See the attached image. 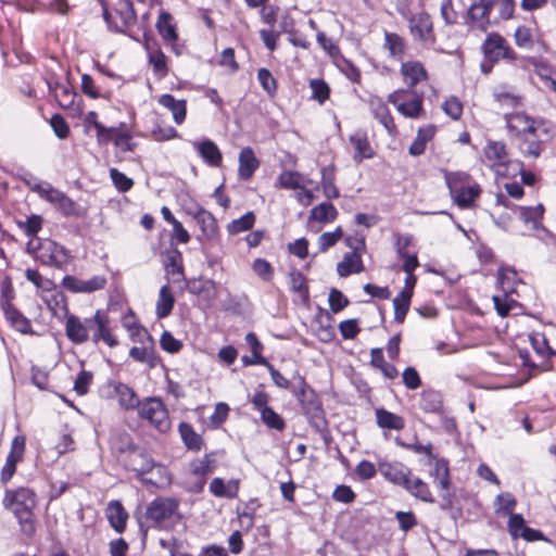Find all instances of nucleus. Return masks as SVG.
<instances>
[{
  "label": "nucleus",
  "mask_w": 556,
  "mask_h": 556,
  "mask_svg": "<svg viewBox=\"0 0 556 556\" xmlns=\"http://www.w3.org/2000/svg\"><path fill=\"white\" fill-rule=\"evenodd\" d=\"M293 384L291 393L301 405L302 412L306 417L309 426L328 442L330 432L328 421L325 416L321 401L316 391L306 382L304 376L295 371L292 376Z\"/></svg>",
  "instance_id": "obj_1"
},
{
  "label": "nucleus",
  "mask_w": 556,
  "mask_h": 556,
  "mask_svg": "<svg viewBox=\"0 0 556 556\" xmlns=\"http://www.w3.org/2000/svg\"><path fill=\"white\" fill-rule=\"evenodd\" d=\"M3 505L13 511L21 532L27 538H33L36 532L34 509L37 505L36 493L28 488L7 490Z\"/></svg>",
  "instance_id": "obj_2"
},
{
  "label": "nucleus",
  "mask_w": 556,
  "mask_h": 556,
  "mask_svg": "<svg viewBox=\"0 0 556 556\" xmlns=\"http://www.w3.org/2000/svg\"><path fill=\"white\" fill-rule=\"evenodd\" d=\"M179 503L172 497H156L146 508L143 519L139 520V528L143 535L150 528L165 529L173 516L177 513Z\"/></svg>",
  "instance_id": "obj_3"
},
{
  "label": "nucleus",
  "mask_w": 556,
  "mask_h": 556,
  "mask_svg": "<svg viewBox=\"0 0 556 556\" xmlns=\"http://www.w3.org/2000/svg\"><path fill=\"white\" fill-rule=\"evenodd\" d=\"M126 442V447H121V453H127L125 465L128 470L135 471L137 479L146 485H156V482L144 476L151 472L154 468L164 470V468L156 464L151 455L141 447H138L132 442L129 434L123 437Z\"/></svg>",
  "instance_id": "obj_4"
},
{
  "label": "nucleus",
  "mask_w": 556,
  "mask_h": 556,
  "mask_svg": "<svg viewBox=\"0 0 556 556\" xmlns=\"http://www.w3.org/2000/svg\"><path fill=\"white\" fill-rule=\"evenodd\" d=\"M470 176L464 172L445 174V181L454 203L459 208L471 207L482 190L479 184H468Z\"/></svg>",
  "instance_id": "obj_5"
},
{
  "label": "nucleus",
  "mask_w": 556,
  "mask_h": 556,
  "mask_svg": "<svg viewBox=\"0 0 556 556\" xmlns=\"http://www.w3.org/2000/svg\"><path fill=\"white\" fill-rule=\"evenodd\" d=\"M31 191L36 192L42 200L54 205L66 217L79 218L86 215V208L68 198L64 192L52 187L49 182H38V185L31 187Z\"/></svg>",
  "instance_id": "obj_6"
},
{
  "label": "nucleus",
  "mask_w": 556,
  "mask_h": 556,
  "mask_svg": "<svg viewBox=\"0 0 556 556\" xmlns=\"http://www.w3.org/2000/svg\"><path fill=\"white\" fill-rule=\"evenodd\" d=\"M35 257L41 264L65 270L72 262L71 252L62 244L51 239H39Z\"/></svg>",
  "instance_id": "obj_7"
},
{
  "label": "nucleus",
  "mask_w": 556,
  "mask_h": 556,
  "mask_svg": "<svg viewBox=\"0 0 556 556\" xmlns=\"http://www.w3.org/2000/svg\"><path fill=\"white\" fill-rule=\"evenodd\" d=\"M141 419L147 420L157 431L165 433L170 429L168 410L160 397H146L136 407Z\"/></svg>",
  "instance_id": "obj_8"
},
{
  "label": "nucleus",
  "mask_w": 556,
  "mask_h": 556,
  "mask_svg": "<svg viewBox=\"0 0 556 556\" xmlns=\"http://www.w3.org/2000/svg\"><path fill=\"white\" fill-rule=\"evenodd\" d=\"M89 333L91 332V341L94 344L104 342L110 348L118 345V340L111 325L108 313L103 309H97L91 317H88Z\"/></svg>",
  "instance_id": "obj_9"
},
{
  "label": "nucleus",
  "mask_w": 556,
  "mask_h": 556,
  "mask_svg": "<svg viewBox=\"0 0 556 556\" xmlns=\"http://www.w3.org/2000/svg\"><path fill=\"white\" fill-rule=\"evenodd\" d=\"M481 51L483 53V58L493 62L505 60L513 63L518 59V54L509 46L507 40L501 34L495 31L488 34L481 45Z\"/></svg>",
  "instance_id": "obj_10"
},
{
  "label": "nucleus",
  "mask_w": 556,
  "mask_h": 556,
  "mask_svg": "<svg viewBox=\"0 0 556 556\" xmlns=\"http://www.w3.org/2000/svg\"><path fill=\"white\" fill-rule=\"evenodd\" d=\"M388 101L405 117L417 118L424 112V96L416 91L397 89L389 94Z\"/></svg>",
  "instance_id": "obj_11"
},
{
  "label": "nucleus",
  "mask_w": 556,
  "mask_h": 556,
  "mask_svg": "<svg viewBox=\"0 0 556 556\" xmlns=\"http://www.w3.org/2000/svg\"><path fill=\"white\" fill-rule=\"evenodd\" d=\"M408 29L414 40L432 47L437 42L431 16L426 12H419L407 16Z\"/></svg>",
  "instance_id": "obj_12"
},
{
  "label": "nucleus",
  "mask_w": 556,
  "mask_h": 556,
  "mask_svg": "<svg viewBox=\"0 0 556 556\" xmlns=\"http://www.w3.org/2000/svg\"><path fill=\"white\" fill-rule=\"evenodd\" d=\"M394 249L399 260L403 261L402 269L405 274H410L419 267V261L416 251H412L415 248V239L413 235H402L395 232L393 235Z\"/></svg>",
  "instance_id": "obj_13"
},
{
  "label": "nucleus",
  "mask_w": 556,
  "mask_h": 556,
  "mask_svg": "<svg viewBox=\"0 0 556 556\" xmlns=\"http://www.w3.org/2000/svg\"><path fill=\"white\" fill-rule=\"evenodd\" d=\"M484 156L489 162V166L498 176L507 175V166L509 164L506 146L502 141H488L484 148Z\"/></svg>",
  "instance_id": "obj_14"
},
{
  "label": "nucleus",
  "mask_w": 556,
  "mask_h": 556,
  "mask_svg": "<svg viewBox=\"0 0 556 556\" xmlns=\"http://www.w3.org/2000/svg\"><path fill=\"white\" fill-rule=\"evenodd\" d=\"M25 446L26 439L24 435H16L13 438L5 464L1 470L0 478L3 483H7L15 473L17 463L23 459Z\"/></svg>",
  "instance_id": "obj_15"
},
{
  "label": "nucleus",
  "mask_w": 556,
  "mask_h": 556,
  "mask_svg": "<svg viewBox=\"0 0 556 556\" xmlns=\"http://www.w3.org/2000/svg\"><path fill=\"white\" fill-rule=\"evenodd\" d=\"M400 73L408 91H415L418 84L428 81L429 74L425 65L417 60L402 62Z\"/></svg>",
  "instance_id": "obj_16"
},
{
  "label": "nucleus",
  "mask_w": 556,
  "mask_h": 556,
  "mask_svg": "<svg viewBox=\"0 0 556 556\" xmlns=\"http://www.w3.org/2000/svg\"><path fill=\"white\" fill-rule=\"evenodd\" d=\"M88 317L81 319L80 317L66 313L65 315V334L67 339L74 344H84L89 339Z\"/></svg>",
  "instance_id": "obj_17"
},
{
  "label": "nucleus",
  "mask_w": 556,
  "mask_h": 556,
  "mask_svg": "<svg viewBox=\"0 0 556 556\" xmlns=\"http://www.w3.org/2000/svg\"><path fill=\"white\" fill-rule=\"evenodd\" d=\"M495 0H477L468 9V20L471 26L485 31L490 25V15Z\"/></svg>",
  "instance_id": "obj_18"
},
{
  "label": "nucleus",
  "mask_w": 556,
  "mask_h": 556,
  "mask_svg": "<svg viewBox=\"0 0 556 556\" xmlns=\"http://www.w3.org/2000/svg\"><path fill=\"white\" fill-rule=\"evenodd\" d=\"M156 29L164 41L170 47L176 55H180L182 46L179 45L178 34L173 16L167 12H162L156 21Z\"/></svg>",
  "instance_id": "obj_19"
},
{
  "label": "nucleus",
  "mask_w": 556,
  "mask_h": 556,
  "mask_svg": "<svg viewBox=\"0 0 556 556\" xmlns=\"http://www.w3.org/2000/svg\"><path fill=\"white\" fill-rule=\"evenodd\" d=\"M378 470L387 481L401 488L412 473L410 468L401 462L380 460L378 463Z\"/></svg>",
  "instance_id": "obj_20"
},
{
  "label": "nucleus",
  "mask_w": 556,
  "mask_h": 556,
  "mask_svg": "<svg viewBox=\"0 0 556 556\" xmlns=\"http://www.w3.org/2000/svg\"><path fill=\"white\" fill-rule=\"evenodd\" d=\"M369 105L374 117L384 127L387 132L391 137H396L399 134L397 127L388 105L380 98L371 99Z\"/></svg>",
  "instance_id": "obj_21"
},
{
  "label": "nucleus",
  "mask_w": 556,
  "mask_h": 556,
  "mask_svg": "<svg viewBox=\"0 0 556 556\" xmlns=\"http://www.w3.org/2000/svg\"><path fill=\"white\" fill-rule=\"evenodd\" d=\"M505 121L509 132H511L517 138L530 130H534V128L541 124L523 112L506 114Z\"/></svg>",
  "instance_id": "obj_22"
},
{
  "label": "nucleus",
  "mask_w": 556,
  "mask_h": 556,
  "mask_svg": "<svg viewBox=\"0 0 556 556\" xmlns=\"http://www.w3.org/2000/svg\"><path fill=\"white\" fill-rule=\"evenodd\" d=\"M138 336L144 337L150 345L132 346L129 351L130 357L140 363H146L149 367L154 368L160 363V357L155 354L153 339L146 329H141Z\"/></svg>",
  "instance_id": "obj_23"
},
{
  "label": "nucleus",
  "mask_w": 556,
  "mask_h": 556,
  "mask_svg": "<svg viewBox=\"0 0 556 556\" xmlns=\"http://www.w3.org/2000/svg\"><path fill=\"white\" fill-rule=\"evenodd\" d=\"M148 52V62L152 66L153 74L156 78L163 79L168 75L167 56L156 43L146 42Z\"/></svg>",
  "instance_id": "obj_24"
},
{
  "label": "nucleus",
  "mask_w": 556,
  "mask_h": 556,
  "mask_svg": "<svg viewBox=\"0 0 556 556\" xmlns=\"http://www.w3.org/2000/svg\"><path fill=\"white\" fill-rule=\"evenodd\" d=\"M402 488L418 501L430 504L435 502L429 484L419 477L414 476L413 472Z\"/></svg>",
  "instance_id": "obj_25"
},
{
  "label": "nucleus",
  "mask_w": 556,
  "mask_h": 556,
  "mask_svg": "<svg viewBox=\"0 0 556 556\" xmlns=\"http://www.w3.org/2000/svg\"><path fill=\"white\" fill-rule=\"evenodd\" d=\"M110 386L113 388L114 395L124 410H134L139 406L141 401L136 391L128 384L121 381H112Z\"/></svg>",
  "instance_id": "obj_26"
},
{
  "label": "nucleus",
  "mask_w": 556,
  "mask_h": 556,
  "mask_svg": "<svg viewBox=\"0 0 556 556\" xmlns=\"http://www.w3.org/2000/svg\"><path fill=\"white\" fill-rule=\"evenodd\" d=\"M539 129L540 126H536L534 130H530L517 138L519 150L525 156L536 159L541 155L543 141L538 134Z\"/></svg>",
  "instance_id": "obj_27"
},
{
  "label": "nucleus",
  "mask_w": 556,
  "mask_h": 556,
  "mask_svg": "<svg viewBox=\"0 0 556 556\" xmlns=\"http://www.w3.org/2000/svg\"><path fill=\"white\" fill-rule=\"evenodd\" d=\"M349 140L354 149L353 160L355 163L359 164L365 159L374 157L375 151L369 143L366 131L357 130L350 136Z\"/></svg>",
  "instance_id": "obj_28"
},
{
  "label": "nucleus",
  "mask_w": 556,
  "mask_h": 556,
  "mask_svg": "<svg viewBox=\"0 0 556 556\" xmlns=\"http://www.w3.org/2000/svg\"><path fill=\"white\" fill-rule=\"evenodd\" d=\"M238 177L240 180H249L260 167V161L251 147H244L239 153Z\"/></svg>",
  "instance_id": "obj_29"
},
{
  "label": "nucleus",
  "mask_w": 556,
  "mask_h": 556,
  "mask_svg": "<svg viewBox=\"0 0 556 556\" xmlns=\"http://www.w3.org/2000/svg\"><path fill=\"white\" fill-rule=\"evenodd\" d=\"M193 218L200 227L202 236L210 241L218 238V225L216 218L212 213L207 212L203 207H199L193 214Z\"/></svg>",
  "instance_id": "obj_30"
},
{
  "label": "nucleus",
  "mask_w": 556,
  "mask_h": 556,
  "mask_svg": "<svg viewBox=\"0 0 556 556\" xmlns=\"http://www.w3.org/2000/svg\"><path fill=\"white\" fill-rule=\"evenodd\" d=\"M105 517L110 526L117 532L123 533L126 529L128 513L124 508L123 504L113 500L109 502L105 509Z\"/></svg>",
  "instance_id": "obj_31"
},
{
  "label": "nucleus",
  "mask_w": 556,
  "mask_h": 556,
  "mask_svg": "<svg viewBox=\"0 0 556 556\" xmlns=\"http://www.w3.org/2000/svg\"><path fill=\"white\" fill-rule=\"evenodd\" d=\"M117 15L121 18V25L113 26L112 14L108 10H104V12H103L104 21L106 22L109 27L114 28L116 31H119V33H124L128 27L132 26L137 21V16H136L134 5L131 2H126L124 4V7L117 11Z\"/></svg>",
  "instance_id": "obj_32"
},
{
  "label": "nucleus",
  "mask_w": 556,
  "mask_h": 556,
  "mask_svg": "<svg viewBox=\"0 0 556 556\" xmlns=\"http://www.w3.org/2000/svg\"><path fill=\"white\" fill-rule=\"evenodd\" d=\"M192 144L207 165L217 167L222 164L223 155L214 141L204 139L200 142H193Z\"/></svg>",
  "instance_id": "obj_33"
},
{
  "label": "nucleus",
  "mask_w": 556,
  "mask_h": 556,
  "mask_svg": "<svg viewBox=\"0 0 556 556\" xmlns=\"http://www.w3.org/2000/svg\"><path fill=\"white\" fill-rule=\"evenodd\" d=\"M5 320L16 331L23 334L34 333L31 321L14 305L2 309Z\"/></svg>",
  "instance_id": "obj_34"
},
{
  "label": "nucleus",
  "mask_w": 556,
  "mask_h": 556,
  "mask_svg": "<svg viewBox=\"0 0 556 556\" xmlns=\"http://www.w3.org/2000/svg\"><path fill=\"white\" fill-rule=\"evenodd\" d=\"M159 104L169 110L173 114V119L177 125L185 122L187 116V101L181 99L177 100L170 93L162 94L159 100Z\"/></svg>",
  "instance_id": "obj_35"
},
{
  "label": "nucleus",
  "mask_w": 556,
  "mask_h": 556,
  "mask_svg": "<svg viewBox=\"0 0 556 556\" xmlns=\"http://www.w3.org/2000/svg\"><path fill=\"white\" fill-rule=\"evenodd\" d=\"M419 408L428 414H440L443 410V396L433 389H426L419 395Z\"/></svg>",
  "instance_id": "obj_36"
},
{
  "label": "nucleus",
  "mask_w": 556,
  "mask_h": 556,
  "mask_svg": "<svg viewBox=\"0 0 556 556\" xmlns=\"http://www.w3.org/2000/svg\"><path fill=\"white\" fill-rule=\"evenodd\" d=\"M376 424L381 429L387 430H403L405 428V419L383 407L375 409Z\"/></svg>",
  "instance_id": "obj_37"
},
{
  "label": "nucleus",
  "mask_w": 556,
  "mask_h": 556,
  "mask_svg": "<svg viewBox=\"0 0 556 556\" xmlns=\"http://www.w3.org/2000/svg\"><path fill=\"white\" fill-rule=\"evenodd\" d=\"M406 47V41L402 36L396 33L384 31L383 49L388 51L391 59L402 61Z\"/></svg>",
  "instance_id": "obj_38"
},
{
  "label": "nucleus",
  "mask_w": 556,
  "mask_h": 556,
  "mask_svg": "<svg viewBox=\"0 0 556 556\" xmlns=\"http://www.w3.org/2000/svg\"><path fill=\"white\" fill-rule=\"evenodd\" d=\"M187 290L194 295H203L208 302L216 298V282L212 279H191L187 281Z\"/></svg>",
  "instance_id": "obj_39"
},
{
  "label": "nucleus",
  "mask_w": 556,
  "mask_h": 556,
  "mask_svg": "<svg viewBox=\"0 0 556 556\" xmlns=\"http://www.w3.org/2000/svg\"><path fill=\"white\" fill-rule=\"evenodd\" d=\"M363 270L362 257L356 252L345 253L343 260L337 265V271L340 277H348L351 274H358Z\"/></svg>",
  "instance_id": "obj_40"
},
{
  "label": "nucleus",
  "mask_w": 556,
  "mask_h": 556,
  "mask_svg": "<svg viewBox=\"0 0 556 556\" xmlns=\"http://www.w3.org/2000/svg\"><path fill=\"white\" fill-rule=\"evenodd\" d=\"M433 469L430 476L433 478V482L440 490H447L451 485L448 462L444 458H438L435 456Z\"/></svg>",
  "instance_id": "obj_41"
},
{
  "label": "nucleus",
  "mask_w": 556,
  "mask_h": 556,
  "mask_svg": "<svg viewBox=\"0 0 556 556\" xmlns=\"http://www.w3.org/2000/svg\"><path fill=\"white\" fill-rule=\"evenodd\" d=\"M178 432L188 450L199 452L202 448L204 444L203 439L190 424L181 421L178 426Z\"/></svg>",
  "instance_id": "obj_42"
},
{
  "label": "nucleus",
  "mask_w": 556,
  "mask_h": 556,
  "mask_svg": "<svg viewBox=\"0 0 556 556\" xmlns=\"http://www.w3.org/2000/svg\"><path fill=\"white\" fill-rule=\"evenodd\" d=\"M175 298L168 285L161 287L159 298L155 305V314L157 318H166L173 311Z\"/></svg>",
  "instance_id": "obj_43"
},
{
  "label": "nucleus",
  "mask_w": 556,
  "mask_h": 556,
  "mask_svg": "<svg viewBox=\"0 0 556 556\" xmlns=\"http://www.w3.org/2000/svg\"><path fill=\"white\" fill-rule=\"evenodd\" d=\"M338 217V210L330 202H323L311 210L308 222H318L327 224Z\"/></svg>",
  "instance_id": "obj_44"
},
{
  "label": "nucleus",
  "mask_w": 556,
  "mask_h": 556,
  "mask_svg": "<svg viewBox=\"0 0 556 556\" xmlns=\"http://www.w3.org/2000/svg\"><path fill=\"white\" fill-rule=\"evenodd\" d=\"M245 342L250 346L251 352L254 356V361H248V356H242V363L245 366H252V365H264L267 364V359L262 355V352L264 350V345L258 340L257 336L254 332H249L245 336Z\"/></svg>",
  "instance_id": "obj_45"
},
{
  "label": "nucleus",
  "mask_w": 556,
  "mask_h": 556,
  "mask_svg": "<svg viewBox=\"0 0 556 556\" xmlns=\"http://www.w3.org/2000/svg\"><path fill=\"white\" fill-rule=\"evenodd\" d=\"M435 134V127L433 125H429L424 128H419L417 132V137L410 144L408 152L413 156H418L425 153L427 143L432 140Z\"/></svg>",
  "instance_id": "obj_46"
},
{
  "label": "nucleus",
  "mask_w": 556,
  "mask_h": 556,
  "mask_svg": "<svg viewBox=\"0 0 556 556\" xmlns=\"http://www.w3.org/2000/svg\"><path fill=\"white\" fill-rule=\"evenodd\" d=\"M55 99L59 105L63 109H72L75 100L79 97L70 84L55 83Z\"/></svg>",
  "instance_id": "obj_47"
},
{
  "label": "nucleus",
  "mask_w": 556,
  "mask_h": 556,
  "mask_svg": "<svg viewBox=\"0 0 556 556\" xmlns=\"http://www.w3.org/2000/svg\"><path fill=\"white\" fill-rule=\"evenodd\" d=\"M413 296V292L407 289H403L394 299V320L397 324H402L405 320L406 314L409 309L410 300Z\"/></svg>",
  "instance_id": "obj_48"
},
{
  "label": "nucleus",
  "mask_w": 556,
  "mask_h": 556,
  "mask_svg": "<svg viewBox=\"0 0 556 556\" xmlns=\"http://www.w3.org/2000/svg\"><path fill=\"white\" fill-rule=\"evenodd\" d=\"M520 218L525 224H532L533 229L542 227L541 219L543 218L544 208L542 204L536 206H520Z\"/></svg>",
  "instance_id": "obj_49"
},
{
  "label": "nucleus",
  "mask_w": 556,
  "mask_h": 556,
  "mask_svg": "<svg viewBox=\"0 0 556 556\" xmlns=\"http://www.w3.org/2000/svg\"><path fill=\"white\" fill-rule=\"evenodd\" d=\"M255 214L253 212H247L241 217L233 219L227 225V231L229 235L235 236L240 232L251 230L255 224Z\"/></svg>",
  "instance_id": "obj_50"
},
{
  "label": "nucleus",
  "mask_w": 556,
  "mask_h": 556,
  "mask_svg": "<svg viewBox=\"0 0 556 556\" xmlns=\"http://www.w3.org/2000/svg\"><path fill=\"white\" fill-rule=\"evenodd\" d=\"M290 289L296 292L304 302L309 300V290L305 276L299 271L293 270L290 273Z\"/></svg>",
  "instance_id": "obj_51"
},
{
  "label": "nucleus",
  "mask_w": 556,
  "mask_h": 556,
  "mask_svg": "<svg viewBox=\"0 0 556 556\" xmlns=\"http://www.w3.org/2000/svg\"><path fill=\"white\" fill-rule=\"evenodd\" d=\"M215 469V459L212 455L205 454L201 459L193 460L190 464L191 473L204 478Z\"/></svg>",
  "instance_id": "obj_52"
},
{
  "label": "nucleus",
  "mask_w": 556,
  "mask_h": 556,
  "mask_svg": "<svg viewBox=\"0 0 556 556\" xmlns=\"http://www.w3.org/2000/svg\"><path fill=\"white\" fill-rule=\"evenodd\" d=\"M517 501L511 493H501L495 498V511L498 515L509 516L514 513Z\"/></svg>",
  "instance_id": "obj_53"
},
{
  "label": "nucleus",
  "mask_w": 556,
  "mask_h": 556,
  "mask_svg": "<svg viewBox=\"0 0 556 556\" xmlns=\"http://www.w3.org/2000/svg\"><path fill=\"white\" fill-rule=\"evenodd\" d=\"M309 87L312 90L311 98L316 100L319 104L325 103L330 96V87L324 79H311Z\"/></svg>",
  "instance_id": "obj_54"
},
{
  "label": "nucleus",
  "mask_w": 556,
  "mask_h": 556,
  "mask_svg": "<svg viewBox=\"0 0 556 556\" xmlns=\"http://www.w3.org/2000/svg\"><path fill=\"white\" fill-rule=\"evenodd\" d=\"M261 420L270 429L282 431L286 428L285 419L271 407L261 412Z\"/></svg>",
  "instance_id": "obj_55"
},
{
  "label": "nucleus",
  "mask_w": 556,
  "mask_h": 556,
  "mask_svg": "<svg viewBox=\"0 0 556 556\" xmlns=\"http://www.w3.org/2000/svg\"><path fill=\"white\" fill-rule=\"evenodd\" d=\"M42 223L40 215L33 214L25 222H17V225L27 237H35L41 230Z\"/></svg>",
  "instance_id": "obj_56"
},
{
  "label": "nucleus",
  "mask_w": 556,
  "mask_h": 556,
  "mask_svg": "<svg viewBox=\"0 0 556 556\" xmlns=\"http://www.w3.org/2000/svg\"><path fill=\"white\" fill-rule=\"evenodd\" d=\"M321 173H323V176H321L320 184H321L325 197L329 200L339 198L340 192H339V189L337 188V186L334 185L333 174L331 172H328L327 168H323Z\"/></svg>",
  "instance_id": "obj_57"
},
{
  "label": "nucleus",
  "mask_w": 556,
  "mask_h": 556,
  "mask_svg": "<svg viewBox=\"0 0 556 556\" xmlns=\"http://www.w3.org/2000/svg\"><path fill=\"white\" fill-rule=\"evenodd\" d=\"M279 185L283 189L296 190L302 188V176L298 172L285 170L279 175Z\"/></svg>",
  "instance_id": "obj_58"
},
{
  "label": "nucleus",
  "mask_w": 556,
  "mask_h": 556,
  "mask_svg": "<svg viewBox=\"0 0 556 556\" xmlns=\"http://www.w3.org/2000/svg\"><path fill=\"white\" fill-rule=\"evenodd\" d=\"M517 279V271L513 268L503 267L498 270V283L505 293L514 291Z\"/></svg>",
  "instance_id": "obj_59"
},
{
  "label": "nucleus",
  "mask_w": 556,
  "mask_h": 556,
  "mask_svg": "<svg viewBox=\"0 0 556 556\" xmlns=\"http://www.w3.org/2000/svg\"><path fill=\"white\" fill-rule=\"evenodd\" d=\"M110 178L117 191L123 193L129 191L134 186V180L115 167L110 169Z\"/></svg>",
  "instance_id": "obj_60"
},
{
  "label": "nucleus",
  "mask_w": 556,
  "mask_h": 556,
  "mask_svg": "<svg viewBox=\"0 0 556 556\" xmlns=\"http://www.w3.org/2000/svg\"><path fill=\"white\" fill-rule=\"evenodd\" d=\"M229 414V406L224 403L219 402L215 405V409L213 414L208 418V426L211 429H217L219 428L228 418Z\"/></svg>",
  "instance_id": "obj_61"
},
{
  "label": "nucleus",
  "mask_w": 556,
  "mask_h": 556,
  "mask_svg": "<svg viewBox=\"0 0 556 556\" xmlns=\"http://www.w3.org/2000/svg\"><path fill=\"white\" fill-rule=\"evenodd\" d=\"M514 38L516 46L519 48L532 49L534 46L532 31L527 26H518L515 30Z\"/></svg>",
  "instance_id": "obj_62"
},
{
  "label": "nucleus",
  "mask_w": 556,
  "mask_h": 556,
  "mask_svg": "<svg viewBox=\"0 0 556 556\" xmlns=\"http://www.w3.org/2000/svg\"><path fill=\"white\" fill-rule=\"evenodd\" d=\"M257 80L268 96L273 97L277 92V81L267 68L257 71Z\"/></svg>",
  "instance_id": "obj_63"
},
{
  "label": "nucleus",
  "mask_w": 556,
  "mask_h": 556,
  "mask_svg": "<svg viewBox=\"0 0 556 556\" xmlns=\"http://www.w3.org/2000/svg\"><path fill=\"white\" fill-rule=\"evenodd\" d=\"M442 110L452 119L457 121L462 117L464 108L459 99L452 96L444 101L442 104Z\"/></svg>",
  "instance_id": "obj_64"
}]
</instances>
